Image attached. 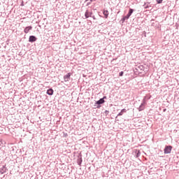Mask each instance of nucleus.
<instances>
[{"label":"nucleus","instance_id":"4468645a","mask_svg":"<svg viewBox=\"0 0 179 179\" xmlns=\"http://www.w3.org/2000/svg\"><path fill=\"white\" fill-rule=\"evenodd\" d=\"M134 12H135V10H134V8H129V12L127 13L128 16L129 17H131V15L134 13Z\"/></svg>","mask_w":179,"mask_h":179},{"label":"nucleus","instance_id":"dca6fc26","mask_svg":"<svg viewBox=\"0 0 179 179\" xmlns=\"http://www.w3.org/2000/svg\"><path fill=\"white\" fill-rule=\"evenodd\" d=\"M128 19H129V17L128 16V15L127 14V15H124L122 17L121 21L122 22H125V20H128Z\"/></svg>","mask_w":179,"mask_h":179},{"label":"nucleus","instance_id":"cd10ccee","mask_svg":"<svg viewBox=\"0 0 179 179\" xmlns=\"http://www.w3.org/2000/svg\"><path fill=\"white\" fill-rule=\"evenodd\" d=\"M90 2H94V1H96V0H90Z\"/></svg>","mask_w":179,"mask_h":179},{"label":"nucleus","instance_id":"6e6552de","mask_svg":"<svg viewBox=\"0 0 179 179\" xmlns=\"http://www.w3.org/2000/svg\"><path fill=\"white\" fill-rule=\"evenodd\" d=\"M30 30H33V27L31 26L26 27L24 29V33H25V34H27V33H29Z\"/></svg>","mask_w":179,"mask_h":179},{"label":"nucleus","instance_id":"412c9836","mask_svg":"<svg viewBox=\"0 0 179 179\" xmlns=\"http://www.w3.org/2000/svg\"><path fill=\"white\" fill-rule=\"evenodd\" d=\"M101 99L103 100H107V96H103V98H101Z\"/></svg>","mask_w":179,"mask_h":179},{"label":"nucleus","instance_id":"1a4fd4ad","mask_svg":"<svg viewBox=\"0 0 179 179\" xmlns=\"http://www.w3.org/2000/svg\"><path fill=\"white\" fill-rule=\"evenodd\" d=\"M134 157L138 158L141 156V150H134Z\"/></svg>","mask_w":179,"mask_h":179},{"label":"nucleus","instance_id":"c85d7f7f","mask_svg":"<svg viewBox=\"0 0 179 179\" xmlns=\"http://www.w3.org/2000/svg\"><path fill=\"white\" fill-rule=\"evenodd\" d=\"M115 59H113V60L111 61V62H113V61H115Z\"/></svg>","mask_w":179,"mask_h":179},{"label":"nucleus","instance_id":"0eeeda50","mask_svg":"<svg viewBox=\"0 0 179 179\" xmlns=\"http://www.w3.org/2000/svg\"><path fill=\"white\" fill-rule=\"evenodd\" d=\"M146 100H150V96H145L142 100L141 104H144L146 106L147 104Z\"/></svg>","mask_w":179,"mask_h":179},{"label":"nucleus","instance_id":"9d476101","mask_svg":"<svg viewBox=\"0 0 179 179\" xmlns=\"http://www.w3.org/2000/svg\"><path fill=\"white\" fill-rule=\"evenodd\" d=\"M8 169H6V165H3L1 168H0V173L1 174H5Z\"/></svg>","mask_w":179,"mask_h":179},{"label":"nucleus","instance_id":"b1692460","mask_svg":"<svg viewBox=\"0 0 179 179\" xmlns=\"http://www.w3.org/2000/svg\"><path fill=\"white\" fill-rule=\"evenodd\" d=\"M64 138H66V136H68V134L67 133H64Z\"/></svg>","mask_w":179,"mask_h":179},{"label":"nucleus","instance_id":"2eb2a0df","mask_svg":"<svg viewBox=\"0 0 179 179\" xmlns=\"http://www.w3.org/2000/svg\"><path fill=\"white\" fill-rule=\"evenodd\" d=\"M103 15L105 17V19H107V17H108V10H103Z\"/></svg>","mask_w":179,"mask_h":179},{"label":"nucleus","instance_id":"f3484780","mask_svg":"<svg viewBox=\"0 0 179 179\" xmlns=\"http://www.w3.org/2000/svg\"><path fill=\"white\" fill-rule=\"evenodd\" d=\"M138 68L141 71H143V69H145V66H143V65H140V66H138Z\"/></svg>","mask_w":179,"mask_h":179},{"label":"nucleus","instance_id":"f8f14e48","mask_svg":"<svg viewBox=\"0 0 179 179\" xmlns=\"http://www.w3.org/2000/svg\"><path fill=\"white\" fill-rule=\"evenodd\" d=\"M46 94H48V96H52V94H54V90L52 88H49L46 92Z\"/></svg>","mask_w":179,"mask_h":179},{"label":"nucleus","instance_id":"20e7f679","mask_svg":"<svg viewBox=\"0 0 179 179\" xmlns=\"http://www.w3.org/2000/svg\"><path fill=\"white\" fill-rule=\"evenodd\" d=\"M71 73H67L66 75L64 76V82H69V79H71Z\"/></svg>","mask_w":179,"mask_h":179},{"label":"nucleus","instance_id":"a878e982","mask_svg":"<svg viewBox=\"0 0 179 179\" xmlns=\"http://www.w3.org/2000/svg\"><path fill=\"white\" fill-rule=\"evenodd\" d=\"M92 17L93 18L94 20H96V17L94 15H92Z\"/></svg>","mask_w":179,"mask_h":179},{"label":"nucleus","instance_id":"39448f33","mask_svg":"<svg viewBox=\"0 0 179 179\" xmlns=\"http://www.w3.org/2000/svg\"><path fill=\"white\" fill-rule=\"evenodd\" d=\"M92 12H89V10H87L85 13V19H89V17H92Z\"/></svg>","mask_w":179,"mask_h":179},{"label":"nucleus","instance_id":"5701e85b","mask_svg":"<svg viewBox=\"0 0 179 179\" xmlns=\"http://www.w3.org/2000/svg\"><path fill=\"white\" fill-rule=\"evenodd\" d=\"M134 73H136V72H138V69H135L134 70Z\"/></svg>","mask_w":179,"mask_h":179},{"label":"nucleus","instance_id":"9b49d317","mask_svg":"<svg viewBox=\"0 0 179 179\" xmlns=\"http://www.w3.org/2000/svg\"><path fill=\"white\" fill-rule=\"evenodd\" d=\"M83 162V159H82V155L78 156V159H77V163L78 166H82V162Z\"/></svg>","mask_w":179,"mask_h":179},{"label":"nucleus","instance_id":"4be33fe9","mask_svg":"<svg viewBox=\"0 0 179 179\" xmlns=\"http://www.w3.org/2000/svg\"><path fill=\"white\" fill-rule=\"evenodd\" d=\"M92 3V2H90V1L89 2L87 3V6H89V5H90Z\"/></svg>","mask_w":179,"mask_h":179},{"label":"nucleus","instance_id":"7ed1b4c3","mask_svg":"<svg viewBox=\"0 0 179 179\" xmlns=\"http://www.w3.org/2000/svg\"><path fill=\"white\" fill-rule=\"evenodd\" d=\"M37 41V37L34 35H31L29 37V43H36Z\"/></svg>","mask_w":179,"mask_h":179},{"label":"nucleus","instance_id":"f257e3e1","mask_svg":"<svg viewBox=\"0 0 179 179\" xmlns=\"http://www.w3.org/2000/svg\"><path fill=\"white\" fill-rule=\"evenodd\" d=\"M104 103H106V101L101 98L99 100L95 101L94 107H96V108H101V104H104Z\"/></svg>","mask_w":179,"mask_h":179},{"label":"nucleus","instance_id":"c756f323","mask_svg":"<svg viewBox=\"0 0 179 179\" xmlns=\"http://www.w3.org/2000/svg\"><path fill=\"white\" fill-rule=\"evenodd\" d=\"M87 1H89V0H85V2L86 3V2H87Z\"/></svg>","mask_w":179,"mask_h":179},{"label":"nucleus","instance_id":"ddd939ff","mask_svg":"<svg viewBox=\"0 0 179 179\" xmlns=\"http://www.w3.org/2000/svg\"><path fill=\"white\" fill-rule=\"evenodd\" d=\"M146 106V105L143 104V103H141V105L139 106L138 110V111H143V110H145V107Z\"/></svg>","mask_w":179,"mask_h":179},{"label":"nucleus","instance_id":"bb28decb","mask_svg":"<svg viewBox=\"0 0 179 179\" xmlns=\"http://www.w3.org/2000/svg\"><path fill=\"white\" fill-rule=\"evenodd\" d=\"M166 111H167V109H166V108H164V109L163 110V112H164V113H166Z\"/></svg>","mask_w":179,"mask_h":179},{"label":"nucleus","instance_id":"393cba45","mask_svg":"<svg viewBox=\"0 0 179 179\" xmlns=\"http://www.w3.org/2000/svg\"><path fill=\"white\" fill-rule=\"evenodd\" d=\"M21 6H24V1H22V3H21V5H20Z\"/></svg>","mask_w":179,"mask_h":179},{"label":"nucleus","instance_id":"6ab92c4d","mask_svg":"<svg viewBox=\"0 0 179 179\" xmlns=\"http://www.w3.org/2000/svg\"><path fill=\"white\" fill-rule=\"evenodd\" d=\"M104 114H106V116H107V115H108V114H110V111L106 110H105Z\"/></svg>","mask_w":179,"mask_h":179},{"label":"nucleus","instance_id":"f03ea898","mask_svg":"<svg viewBox=\"0 0 179 179\" xmlns=\"http://www.w3.org/2000/svg\"><path fill=\"white\" fill-rule=\"evenodd\" d=\"M171 150H173V146L171 145H165L164 149V155H170L171 153Z\"/></svg>","mask_w":179,"mask_h":179},{"label":"nucleus","instance_id":"a211bd4d","mask_svg":"<svg viewBox=\"0 0 179 179\" xmlns=\"http://www.w3.org/2000/svg\"><path fill=\"white\" fill-rule=\"evenodd\" d=\"M157 3H163V0H157Z\"/></svg>","mask_w":179,"mask_h":179},{"label":"nucleus","instance_id":"423d86ee","mask_svg":"<svg viewBox=\"0 0 179 179\" xmlns=\"http://www.w3.org/2000/svg\"><path fill=\"white\" fill-rule=\"evenodd\" d=\"M124 113H127V109H125V108L122 109L121 111L115 117V120H117V118H118V117H121V115H124Z\"/></svg>","mask_w":179,"mask_h":179},{"label":"nucleus","instance_id":"aec40b11","mask_svg":"<svg viewBox=\"0 0 179 179\" xmlns=\"http://www.w3.org/2000/svg\"><path fill=\"white\" fill-rule=\"evenodd\" d=\"M119 76H124V71H120L119 73Z\"/></svg>","mask_w":179,"mask_h":179}]
</instances>
